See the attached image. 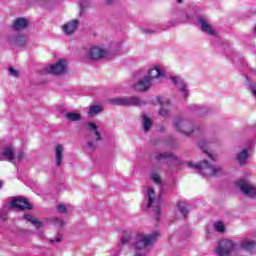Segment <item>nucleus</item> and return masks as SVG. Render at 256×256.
I'll return each instance as SVG.
<instances>
[{
  "label": "nucleus",
  "instance_id": "nucleus-1",
  "mask_svg": "<svg viewBox=\"0 0 256 256\" xmlns=\"http://www.w3.org/2000/svg\"><path fill=\"white\" fill-rule=\"evenodd\" d=\"M187 165L191 169H195V171L202 175V177H217V175H221V173H223V167L214 166L207 160H203L202 162L197 164L188 162Z\"/></svg>",
  "mask_w": 256,
  "mask_h": 256
},
{
  "label": "nucleus",
  "instance_id": "nucleus-2",
  "mask_svg": "<svg viewBox=\"0 0 256 256\" xmlns=\"http://www.w3.org/2000/svg\"><path fill=\"white\" fill-rule=\"evenodd\" d=\"M235 251H239V244L230 239H222L215 249L217 256H230Z\"/></svg>",
  "mask_w": 256,
  "mask_h": 256
},
{
  "label": "nucleus",
  "instance_id": "nucleus-3",
  "mask_svg": "<svg viewBox=\"0 0 256 256\" xmlns=\"http://www.w3.org/2000/svg\"><path fill=\"white\" fill-rule=\"evenodd\" d=\"M110 103L112 105H118L122 107H129L131 105L139 107L141 105H145V101L139 99V97H121V98H113L110 99Z\"/></svg>",
  "mask_w": 256,
  "mask_h": 256
},
{
  "label": "nucleus",
  "instance_id": "nucleus-4",
  "mask_svg": "<svg viewBox=\"0 0 256 256\" xmlns=\"http://www.w3.org/2000/svg\"><path fill=\"white\" fill-rule=\"evenodd\" d=\"M174 127L176 128V131H179V133L187 136L193 134V131H195L193 123L183 117H178L175 119Z\"/></svg>",
  "mask_w": 256,
  "mask_h": 256
},
{
  "label": "nucleus",
  "instance_id": "nucleus-5",
  "mask_svg": "<svg viewBox=\"0 0 256 256\" xmlns=\"http://www.w3.org/2000/svg\"><path fill=\"white\" fill-rule=\"evenodd\" d=\"M9 207L11 209H17L18 211H31V209H33V205L29 203V200L22 196H18L12 199V201L9 204Z\"/></svg>",
  "mask_w": 256,
  "mask_h": 256
},
{
  "label": "nucleus",
  "instance_id": "nucleus-6",
  "mask_svg": "<svg viewBox=\"0 0 256 256\" xmlns=\"http://www.w3.org/2000/svg\"><path fill=\"white\" fill-rule=\"evenodd\" d=\"M236 185L246 197L256 198V187L250 184L249 181L241 179L236 182Z\"/></svg>",
  "mask_w": 256,
  "mask_h": 256
},
{
  "label": "nucleus",
  "instance_id": "nucleus-7",
  "mask_svg": "<svg viewBox=\"0 0 256 256\" xmlns=\"http://www.w3.org/2000/svg\"><path fill=\"white\" fill-rule=\"evenodd\" d=\"M46 73L50 75H63L67 71V60H59L45 68Z\"/></svg>",
  "mask_w": 256,
  "mask_h": 256
},
{
  "label": "nucleus",
  "instance_id": "nucleus-8",
  "mask_svg": "<svg viewBox=\"0 0 256 256\" xmlns=\"http://www.w3.org/2000/svg\"><path fill=\"white\" fill-rule=\"evenodd\" d=\"M9 45L12 47H25L27 45V36L16 35L8 38Z\"/></svg>",
  "mask_w": 256,
  "mask_h": 256
},
{
  "label": "nucleus",
  "instance_id": "nucleus-9",
  "mask_svg": "<svg viewBox=\"0 0 256 256\" xmlns=\"http://www.w3.org/2000/svg\"><path fill=\"white\" fill-rule=\"evenodd\" d=\"M106 55L107 51L99 47H93L88 52V57L92 59V61H99V59H103Z\"/></svg>",
  "mask_w": 256,
  "mask_h": 256
},
{
  "label": "nucleus",
  "instance_id": "nucleus-10",
  "mask_svg": "<svg viewBox=\"0 0 256 256\" xmlns=\"http://www.w3.org/2000/svg\"><path fill=\"white\" fill-rule=\"evenodd\" d=\"M151 88V79L149 77H144L139 82L134 84L135 91L145 92Z\"/></svg>",
  "mask_w": 256,
  "mask_h": 256
},
{
  "label": "nucleus",
  "instance_id": "nucleus-11",
  "mask_svg": "<svg viewBox=\"0 0 256 256\" xmlns=\"http://www.w3.org/2000/svg\"><path fill=\"white\" fill-rule=\"evenodd\" d=\"M77 27H79V20H72L62 26V29L65 35H73L75 31H77Z\"/></svg>",
  "mask_w": 256,
  "mask_h": 256
},
{
  "label": "nucleus",
  "instance_id": "nucleus-12",
  "mask_svg": "<svg viewBox=\"0 0 256 256\" xmlns=\"http://www.w3.org/2000/svg\"><path fill=\"white\" fill-rule=\"evenodd\" d=\"M198 23L200 25V29L204 32L207 33V35H215V30H213V28L211 27V25H209V23H207V20L203 17H200L198 19Z\"/></svg>",
  "mask_w": 256,
  "mask_h": 256
},
{
  "label": "nucleus",
  "instance_id": "nucleus-13",
  "mask_svg": "<svg viewBox=\"0 0 256 256\" xmlns=\"http://www.w3.org/2000/svg\"><path fill=\"white\" fill-rule=\"evenodd\" d=\"M65 151V148L63 145L58 144L55 147V161L57 167H61L63 165V152Z\"/></svg>",
  "mask_w": 256,
  "mask_h": 256
},
{
  "label": "nucleus",
  "instance_id": "nucleus-14",
  "mask_svg": "<svg viewBox=\"0 0 256 256\" xmlns=\"http://www.w3.org/2000/svg\"><path fill=\"white\" fill-rule=\"evenodd\" d=\"M29 26V21L26 18H18L13 23V30L14 31H23V29H27Z\"/></svg>",
  "mask_w": 256,
  "mask_h": 256
},
{
  "label": "nucleus",
  "instance_id": "nucleus-15",
  "mask_svg": "<svg viewBox=\"0 0 256 256\" xmlns=\"http://www.w3.org/2000/svg\"><path fill=\"white\" fill-rule=\"evenodd\" d=\"M156 161H163L165 159H170V161H177L179 158L171 152L159 153L155 156Z\"/></svg>",
  "mask_w": 256,
  "mask_h": 256
},
{
  "label": "nucleus",
  "instance_id": "nucleus-16",
  "mask_svg": "<svg viewBox=\"0 0 256 256\" xmlns=\"http://www.w3.org/2000/svg\"><path fill=\"white\" fill-rule=\"evenodd\" d=\"M85 127L89 128V131H92L95 135V141H101L103 138L101 137V133L99 132V128L97 127V124L93 122H87L85 124Z\"/></svg>",
  "mask_w": 256,
  "mask_h": 256
},
{
  "label": "nucleus",
  "instance_id": "nucleus-17",
  "mask_svg": "<svg viewBox=\"0 0 256 256\" xmlns=\"http://www.w3.org/2000/svg\"><path fill=\"white\" fill-rule=\"evenodd\" d=\"M255 247L256 242L254 240H243L239 245V249H244V251H253Z\"/></svg>",
  "mask_w": 256,
  "mask_h": 256
},
{
  "label": "nucleus",
  "instance_id": "nucleus-18",
  "mask_svg": "<svg viewBox=\"0 0 256 256\" xmlns=\"http://www.w3.org/2000/svg\"><path fill=\"white\" fill-rule=\"evenodd\" d=\"M247 159H249V151L247 149L242 150L236 156V160L238 161L239 165H241V166H243V165H245V163H247Z\"/></svg>",
  "mask_w": 256,
  "mask_h": 256
},
{
  "label": "nucleus",
  "instance_id": "nucleus-19",
  "mask_svg": "<svg viewBox=\"0 0 256 256\" xmlns=\"http://www.w3.org/2000/svg\"><path fill=\"white\" fill-rule=\"evenodd\" d=\"M2 156L5 157L7 161H13V159H15V150H13V147L8 146L2 151Z\"/></svg>",
  "mask_w": 256,
  "mask_h": 256
},
{
  "label": "nucleus",
  "instance_id": "nucleus-20",
  "mask_svg": "<svg viewBox=\"0 0 256 256\" xmlns=\"http://www.w3.org/2000/svg\"><path fill=\"white\" fill-rule=\"evenodd\" d=\"M23 219L26 221H29V223H32V225L36 226V229H41L43 227V223L39 221L37 218H33L30 214H24Z\"/></svg>",
  "mask_w": 256,
  "mask_h": 256
},
{
  "label": "nucleus",
  "instance_id": "nucleus-21",
  "mask_svg": "<svg viewBox=\"0 0 256 256\" xmlns=\"http://www.w3.org/2000/svg\"><path fill=\"white\" fill-rule=\"evenodd\" d=\"M161 75H163L161 69L155 67L148 71V76L146 77H149L150 81H153V79H157V77H161Z\"/></svg>",
  "mask_w": 256,
  "mask_h": 256
},
{
  "label": "nucleus",
  "instance_id": "nucleus-22",
  "mask_svg": "<svg viewBox=\"0 0 256 256\" xmlns=\"http://www.w3.org/2000/svg\"><path fill=\"white\" fill-rule=\"evenodd\" d=\"M198 147H200V149H202L203 153H206V155H208V157H209V159H211V161L215 162V158L213 157V155H211V153H209L207 151V141L200 140L198 142Z\"/></svg>",
  "mask_w": 256,
  "mask_h": 256
},
{
  "label": "nucleus",
  "instance_id": "nucleus-23",
  "mask_svg": "<svg viewBox=\"0 0 256 256\" xmlns=\"http://www.w3.org/2000/svg\"><path fill=\"white\" fill-rule=\"evenodd\" d=\"M177 205L183 217H187V213H189V204L179 201Z\"/></svg>",
  "mask_w": 256,
  "mask_h": 256
},
{
  "label": "nucleus",
  "instance_id": "nucleus-24",
  "mask_svg": "<svg viewBox=\"0 0 256 256\" xmlns=\"http://www.w3.org/2000/svg\"><path fill=\"white\" fill-rule=\"evenodd\" d=\"M142 118L144 131H151V126L153 125V122H151V120L146 115H143Z\"/></svg>",
  "mask_w": 256,
  "mask_h": 256
},
{
  "label": "nucleus",
  "instance_id": "nucleus-25",
  "mask_svg": "<svg viewBox=\"0 0 256 256\" xmlns=\"http://www.w3.org/2000/svg\"><path fill=\"white\" fill-rule=\"evenodd\" d=\"M8 213H9V206H3L0 209V221H3L5 223L7 221Z\"/></svg>",
  "mask_w": 256,
  "mask_h": 256
},
{
  "label": "nucleus",
  "instance_id": "nucleus-26",
  "mask_svg": "<svg viewBox=\"0 0 256 256\" xmlns=\"http://www.w3.org/2000/svg\"><path fill=\"white\" fill-rule=\"evenodd\" d=\"M155 201V190L148 188V204L147 207H151Z\"/></svg>",
  "mask_w": 256,
  "mask_h": 256
},
{
  "label": "nucleus",
  "instance_id": "nucleus-27",
  "mask_svg": "<svg viewBox=\"0 0 256 256\" xmlns=\"http://www.w3.org/2000/svg\"><path fill=\"white\" fill-rule=\"evenodd\" d=\"M66 119L68 121H81V114L69 112L66 114Z\"/></svg>",
  "mask_w": 256,
  "mask_h": 256
},
{
  "label": "nucleus",
  "instance_id": "nucleus-28",
  "mask_svg": "<svg viewBox=\"0 0 256 256\" xmlns=\"http://www.w3.org/2000/svg\"><path fill=\"white\" fill-rule=\"evenodd\" d=\"M101 111H103V108L99 105H94L91 106L89 111H88V115H97L99 113H101Z\"/></svg>",
  "mask_w": 256,
  "mask_h": 256
},
{
  "label": "nucleus",
  "instance_id": "nucleus-29",
  "mask_svg": "<svg viewBox=\"0 0 256 256\" xmlns=\"http://www.w3.org/2000/svg\"><path fill=\"white\" fill-rule=\"evenodd\" d=\"M131 240V235L127 233V231H123V236L120 238L121 245H127L129 241Z\"/></svg>",
  "mask_w": 256,
  "mask_h": 256
},
{
  "label": "nucleus",
  "instance_id": "nucleus-30",
  "mask_svg": "<svg viewBox=\"0 0 256 256\" xmlns=\"http://www.w3.org/2000/svg\"><path fill=\"white\" fill-rule=\"evenodd\" d=\"M179 89H180L181 93H183L184 98L187 99V97H189V91L187 90V83L181 81Z\"/></svg>",
  "mask_w": 256,
  "mask_h": 256
},
{
  "label": "nucleus",
  "instance_id": "nucleus-31",
  "mask_svg": "<svg viewBox=\"0 0 256 256\" xmlns=\"http://www.w3.org/2000/svg\"><path fill=\"white\" fill-rule=\"evenodd\" d=\"M214 229L218 233H225V224H223V222H221V221L216 222V223H214Z\"/></svg>",
  "mask_w": 256,
  "mask_h": 256
},
{
  "label": "nucleus",
  "instance_id": "nucleus-32",
  "mask_svg": "<svg viewBox=\"0 0 256 256\" xmlns=\"http://www.w3.org/2000/svg\"><path fill=\"white\" fill-rule=\"evenodd\" d=\"M58 213L67 214V206L65 204H60L57 206Z\"/></svg>",
  "mask_w": 256,
  "mask_h": 256
},
{
  "label": "nucleus",
  "instance_id": "nucleus-33",
  "mask_svg": "<svg viewBox=\"0 0 256 256\" xmlns=\"http://www.w3.org/2000/svg\"><path fill=\"white\" fill-rule=\"evenodd\" d=\"M52 223H54V225L56 227H63V225H65V222H63V220L59 219V218H54L52 220Z\"/></svg>",
  "mask_w": 256,
  "mask_h": 256
},
{
  "label": "nucleus",
  "instance_id": "nucleus-34",
  "mask_svg": "<svg viewBox=\"0 0 256 256\" xmlns=\"http://www.w3.org/2000/svg\"><path fill=\"white\" fill-rule=\"evenodd\" d=\"M151 179L156 183L157 185H161V177L159 174H152Z\"/></svg>",
  "mask_w": 256,
  "mask_h": 256
},
{
  "label": "nucleus",
  "instance_id": "nucleus-35",
  "mask_svg": "<svg viewBox=\"0 0 256 256\" xmlns=\"http://www.w3.org/2000/svg\"><path fill=\"white\" fill-rule=\"evenodd\" d=\"M91 2L89 0H83L80 2V9L83 11V9H86V7H90Z\"/></svg>",
  "mask_w": 256,
  "mask_h": 256
},
{
  "label": "nucleus",
  "instance_id": "nucleus-36",
  "mask_svg": "<svg viewBox=\"0 0 256 256\" xmlns=\"http://www.w3.org/2000/svg\"><path fill=\"white\" fill-rule=\"evenodd\" d=\"M8 71H9L11 77H19V71L15 70V68L9 67Z\"/></svg>",
  "mask_w": 256,
  "mask_h": 256
},
{
  "label": "nucleus",
  "instance_id": "nucleus-37",
  "mask_svg": "<svg viewBox=\"0 0 256 256\" xmlns=\"http://www.w3.org/2000/svg\"><path fill=\"white\" fill-rule=\"evenodd\" d=\"M154 212H155V219H156V221H159V217L161 215V207L156 206L154 208Z\"/></svg>",
  "mask_w": 256,
  "mask_h": 256
},
{
  "label": "nucleus",
  "instance_id": "nucleus-38",
  "mask_svg": "<svg viewBox=\"0 0 256 256\" xmlns=\"http://www.w3.org/2000/svg\"><path fill=\"white\" fill-rule=\"evenodd\" d=\"M159 115H161V117H167L169 115V111H167L164 108H161L159 111Z\"/></svg>",
  "mask_w": 256,
  "mask_h": 256
},
{
  "label": "nucleus",
  "instance_id": "nucleus-39",
  "mask_svg": "<svg viewBox=\"0 0 256 256\" xmlns=\"http://www.w3.org/2000/svg\"><path fill=\"white\" fill-rule=\"evenodd\" d=\"M25 158V154L23 153V150H20L16 156L17 161H21Z\"/></svg>",
  "mask_w": 256,
  "mask_h": 256
},
{
  "label": "nucleus",
  "instance_id": "nucleus-40",
  "mask_svg": "<svg viewBox=\"0 0 256 256\" xmlns=\"http://www.w3.org/2000/svg\"><path fill=\"white\" fill-rule=\"evenodd\" d=\"M62 236L58 234L55 239L50 240V243H61Z\"/></svg>",
  "mask_w": 256,
  "mask_h": 256
},
{
  "label": "nucleus",
  "instance_id": "nucleus-41",
  "mask_svg": "<svg viewBox=\"0 0 256 256\" xmlns=\"http://www.w3.org/2000/svg\"><path fill=\"white\" fill-rule=\"evenodd\" d=\"M189 109L191 111H199V109H201L199 106H197V104H192L189 106Z\"/></svg>",
  "mask_w": 256,
  "mask_h": 256
},
{
  "label": "nucleus",
  "instance_id": "nucleus-42",
  "mask_svg": "<svg viewBox=\"0 0 256 256\" xmlns=\"http://www.w3.org/2000/svg\"><path fill=\"white\" fill-rule=\"evenodd\" d=\"M87 147H89V149H96L97 146H95V144L92 141H88Z\"/></svg>",
  "mask_w": 256,
  "mask_h": 256
},
{
  "label": "nucleus",
  "instance_id": "nucleus-43",
  "mask_svg": "<svg viewBox=\"0 0 256 256\" xmlns=\"http://www.w3.org/2000/svg\"><path fill=\"white\" fill-rule=\"evenodd\" d=\"M171 81H172V83H174V85H177V83H179V78L171 77Z\"/></svg>",
  "mask_w": 256,
  "mask_h": 256
},
{
  "label": "nucleus",
  "instance_id": "nucleus-44",
  "mask_svg": "<svg viewBox=\"0 0 256 256\" xmlns=\"http://www.w3.org/2000/svg\"><path fill=\"white\" fill-rule=\"evenodd\" d=\"M251 91L256 96V84H251Z\"/></svg>",
  "mask_w": 256,
  "mask_h": 256
},
{
  "label": "nucleus",
  "instance_id": "nucleus-45",
  "mask_svg": "<svg viewBox=\"0 0 256 256\" xmlns=\"http://www.w3.org/2000/svg\"><path fill=\"white\" fill-rule=\"evenodd\" d=\"M157 101H158L159 105H164L163 98L161 96L157 97Z\"/></svg>",
  "mask_w": 256,
  "mask_h": 256
},
{
  "label": "nucleus",
  "instance_id": "nucleus-46",
  "mask_svg": "<svg viewBox=\"0 0 256 256\" xmlns=\"http://www.w3.org/2000/svg\"><path fill=\"white\" fill-rule=\"evenodd\" d=\"M142 31H143V33H146V34L155 33V31H153V30H147V29H144V30H142Z\"/></svg>",
  "mask_w": 256,
  "mask_h": 256
},
{
  "label": "nucleus",
  "instance_id": "nucleus-47",
  "mask_svg": "<svg viewBox=\"0 0 256 256\" xmlns=\"http://www.w3.org/2000/svg\"><path fill=\"white\" fill-rule=\"evenodd\" d=\"M105 3H106L107 5H112V4H113V0H105Z\"/></svg>",
  "mask_w": 256,
  "mask_h": 256
},
{
  "label": "nucleus",
  "instance_id": "nucleus-48",
  "mask_svg": "<svg viewBox=\"0 0 256 256\" xmlns=\"http://www.w3.org/2000/svg\"><path fill=\"white\" fill-rule=\"evenodd\" d=\"M38 235H39L40 239H43V232L41 230H39Z\"/></svg>",
  "mask_w": 256,
  "mask_h": 256
},
{
  "label": "nucleus",
  "instance_id": "nucleus-49",
  "mask_svg": "<svg viewBox=\"0 0 256 256\" xmlns=\"http://www.w3.org/2000/svg\"><path fill=\"white\" fill-rule=\"evenodd\" d=\"M203 113H207V109L201 108V115H203Z\"/></svg>",
  "mask_w": 256,
  "mask_h": 256
},
{
  "label": "nucleus",
  "instance_id": "nucleus-50",
  "mask_svg": "<svg viewBox=\"0 0 256 256\" xmlns=\"http://www.w3.org/2000/svg\"><path fill=\"white\" fill-rule=\"evenodd\" d=\"M170 27H175V22H170Z\"/></svg>",
  "mask_w": 256,
  "mask_h": 256
},
{
  "label": "nucleus",
  "instance_id": "nucleus-51",
  "mask_svg": "<svg viewBox=\"0 0 256 256\" xmlns=\"http://www.w3.org/2000/svg\"><path fill=\"white\" fill-rule=\"evenodd\" d=\"M2 187H3V182L0 181V189H2Z\"/></svg>",
  "mask_w": 256,
  "mask_h": 256
},
{
  "label": "nucleus",
  "instance_id": "nucleus-52",
  "mask_svg": "<svg viewBox=\"0 0 256 256\" xmlns=\"http://www.w3.org/2000/svg\"><path fill=\"white\" fill-rule=\"evenodd\" d=\"M178 1V3H183V0H177Z\"/></svg>",
  "mask_w": 256,
  "mask_h": 256
}]
</instances>
